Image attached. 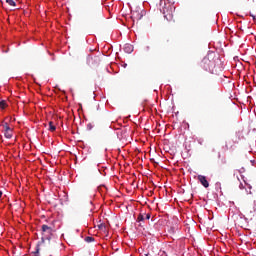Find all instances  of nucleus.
<instances>
[{
  "mask_svg": "<svg viewBox=\"0 0 256 256\" xmlns=\"http://www.w3.org/2000/svg\"><path fill=\"white\" fill-rule=\"evenodd\" d=\"M250 16H251L253 19H256V14H255V15L250 14Z\"/></svg>",
  "mask_w": 256,
  "mask_h": 256,
  "instance_id": "6ab92c4d",
  "label": "nucleus"
},
{
  "mask_svg": "<svg viewBox=\"0 0 256 256\" xmlns=\"http://www.w3.org/2000/svg\"><path fill=\"white\" fill-rule=\"evenodd\" d=\"M231 147H233V145H231V141L226 142V144L224 146V151H229V149H231Z\"/></svg>",
  "mask_w": 256,
  "mask_h": 256,
  "instance_id": "6e6552de",
  "label": "nucleus"
},
{
  "mask_svg": "<svg viewBox=\"0 0 256 256\" xmlns=\"http://www.w3.org/2000/svg\"><path fill=\"white\" fill-rule=\"evenodd\" d=\"M146 219L150 220L151 219V214H146Z\"/></svg>",
  "mask_w": 256,
  "mask_h": 256,
  "instance_id": "f3484780",
  "label": "nucleus"
},
{
  "mask_svg": "<svg viewBox=\"0 0 256 256\" xmlns=\"http://www.w3.org/2000/svg\"><path fill=\"white\" fill-rule=\"evenodd\" d=\"M41 233H42L41 242L37 244L36 250L34 252V255L36 256L39 255V251L41 250L39 248V245H51V239L53 238V233H55V227L53 225L43 224L41 226Z\"/></svg>",
  "mask_w": 256,
  "mask_h": 256,
  "instance_id": "f257e3e1",
  "label": "nucleus"
},
{
  "mask_svg": "<svg viewBox=\"0 0 256 256\" xmlns=\"http://www.w3.org/2000/svg\"><path fill=\"white\" fill-rule=\"evenodd\" d=\"M3 196V192L2 191H0V199H1V197Z\"/></svg>",
  "mask_w": 256,
  "mask_h": 256,
  "instance_id": "4be33fe9",
  "label": "nucleus"
},
{
  "mask_svg": "<svg viewBox=\"0 0 256 256\" xmlns=\"http://www.w3.org/2000/svg\"><path fill=\"white\" fill-rule=\"evenodd\" d=\"M238 141H241V132H238Z\"/></svg>",
  "mask_w": 256,
  "mask_h": 256,
  "instance_id": "a211bd4d",
  "label": "nucleus"
},
{
  "mask_svg": "<svg viewBox=\"0 0 256 256\" xmlns=\"http://www.w3.org/2000/svg\"><path fill=\"white\" fill-rule=\"evenodd\" d=\"M5 107H7V102L5 100H2L0 102V109H5Z\"/></svg>",
  "mask_w": 256,
  "mask_h": 256,
  "instance_id": "4468645a",
  "label": "nucleus"
},
{
  "mask_svg": "<svg viewBox=\"0 0 256 256\" xmlns=\"http://www.w3.org/2000/svg\"><path fill=\"white\" fill-rule=\"evenodd\" d=\"M136 15H137V16H135V14L132 15V19H133L134 21H135V19H136V21H140L141 17H143V15H140V16H139V13H137Z\"/></svg>",
  "mask_w": 256,
  "mask_h": 256,
  "instance_id": "9b49d317",
  "label": "nucleus"
},
{
  "mask_svg": "<svg viewBox=\"0 0 256 256\" xmlns=\"http://www.w3.org/2000/svg\"><path fill=\"white\" fill-rule=\"evenodd\" d=\"M91 129H93V124L89 123V124L87 125V130H88V131H91Z\"/></svg>",
  "mask_w": 256,
  "mask_h": 256,
  "instance_id": "dca6fc26",
  "label": "nucleus"
},
{
  "mask_svg": "<svg viewBox=\"0 0 256 256\" xmlns=\"http://www.w3.org/2000/svg\"><path fill=\"white\" fill-rule=\"evenodd\" d=\"M88 61H89V63H91V61H93V58H89Z\"/></svg>",
  "mask_w": 256,
  "mask_h": 256,
  "instance_id": "412c9836",
  "label": "nucleus"
},
{
  "mask_svg": "<svg viewBox=\"0 0 256 256\" xmlns=\"http://www.w3.org/2000/svg\"><path fill=\"white\" fill-rule=\"evenodd\" d=\"M151 49L150 46H146V51H149Z\"/></svg>",
  "mask_w": 256,
  "mask_h": 256,
  "instance_id": "aec40b11",
  "label": "nucleus"
},
{
  "mask_svg": "<svg viewBox=\"0 0 256 256\" xmlns=\"http://www.w3.org/2000/svg\"><path fill=\"white\" fill-rule=\"evenodd\" d=\"M105 224L101 223L100 225H98V229H100L101 231H105Z\"/></svg>",
  "mask_w": 256,
  "mask_h": 256,
  "instance_id": "2eb2a0df",
  "label": "nucleus"
},
{
  "mask_svg": "<svg viewBox=\"0 0 256 256\" xmlns=\"http://www.w3.org/2000/svg\"><path fill=\"white\" fill-rule=\"evenodd\" d=\"M85 241H86V243H93V241H95V238L92 236H88L85 238Z\"/></svg>",
  "mask_w": 256,
  "mask_h": 256,
  "instance_id": "9d476101",
  "label": "nucleus"
},
{
  "mask_svg": "<svg viewBox=\"0 0 256 256\" xmlns=\"http://www.w3.org/2000/svg\"><path fill=\"white\" fill-rule=\"evenodd\" d=\"M123 49L125 53H128V54L133 53V45L131 44H125Z\"/></svg>",
  "mask_w": 256,
  "mask_h": 256,
  "instance_id": "20e7f679",
  "label": "nucleus"
},
{
  "mask_svg": "<svg viewBox=\"0 0 256 256\" xmlns=\"http://www.w3.org/2000/svg\"><path fill=\"white\" fill-rule=\"evenodd\" d=\"M203 67H204L205 69H207V66L204 65Z\"/></svg>",
  "mask_w": 256,
  "mask_h": 256,
  "instance_id": "b1692460",
  "label": "nucleus"
},
{
  "mask_svg": "<svg viewBox=\"0 0 256 256\" xmlns=\"http://www.w3.org/2000/svg\"><path fill=\"white\" fill-rule=\"evenodd\" d=\"M2 127H3V129H4L5 132L12 130L11 127H9V123H7V122H3V123H2Z\"/></svg>",
  "mask_w": 256,
  "mask_h": 256,
  "instance_id": "423d86ee",
  "label": "nucleus"
},
{
  "mask_svg": "<svg viewBox=\"0 0 256 256\" xmlns=\"http://www.w3.org/2000/svg\"><path fill=\"white\" fill-rule=\"evenodd\" d=\"M160 11L163 13L164 18L167 21H173V13L175 12V8L173 4L166 2V1H161L160 2Z\"/></svg>",
  "mask_w": 256,
  "mask_h": 256,
  "instance_id": "f03ea898",
  "label": "nucleus"
},
{
  "mask_svg": "<svg viewBox=\"0 0 256 256\" xmlns=\"http://www.w3.org/2000/svg\"><path fill=\"white\" fill-rule=\"evenodd\" d=\"M6 3L9 4L10 7H15L17 5L13 0H6Z\"/></svg>",
  "mask_w": 256,
  "mask_h": 256,
  "instance_id": "ddd939ff",
  "label": "nucleus"
},
{
  "mask_svg": "<svg viewBox=\"0 0 256 256\" xmlns=\"http://www.w3.org/2000/svg\"><path fill=\"white\" fill-rule=\"evenodd\" d=\"M137 221H138V223H141V221H145V216L143 214H139Z\"/></svg>",
  "mask_w": 256,
  "mask_h": 256,
  "instance_id": "f8f14e48",
  "label": "nucleus"
},
{
  "mask_svg": "<svg viewBox=\"0 0 256 256\" xmlns=\"http://www.w3.org/2000/svg\"><path fill=\"white\" fill-rule=\"evenodd\" d=\"M4 137H6V139H12L13 138V130H8L4 133Z\"/></svg>",
  "mask_w": 256,
  "mask_h": 256,
  "instance_id": "39448f33",
  "label": "nucleus"
},
{
  "mask_svg": "<svg viewBox=\"0 0 256 256\" xmlns=\"http://www.w3.org/2000/svg\"><path fill=\"white\" fill-rule=\"evenodd\" d=\"M198 181L207 189L209 187V181H207V177L203 175H198Z\"/></svg>",
  "mask_w": 256,
  "mask_h": 256,
  "instance_id": "7ed1b4c3",
  "label": "nucleus"
},
{
  "mask_svg": "<svg viewBox=\"0 0 256 256\" xmlns=\"http://www.w3.org/2000/svg\"><path fill=\"white\" fill-rule=\"evenodd\" d=\"M202 63L204 64V65H208V67H210L212 64H211V61H209V58H204L203 60H202Z\"/></svg>",
  "mask_w": 256,
  "mask_h": 256,
  "instance_id": "1a4fd4ad",
  "label": "nucleus"
},
{
  "mask_svg": "<svg viewBox=\"0 0 256 256\" xmlns=\"http://www.w3.org/2000/svg\"><path fill=\"white\" fill-rule=\"evenodd\" d=\"M247 185H248L249 189H251V185H249V184H247Z\"/></svg>",
  "mask_w": 256,
  "mask_h": 256,
  "instance_id": "5701e85b",
  "label": "nucleus"
},
{
  "mask_svg": "<svg viewBox=\"0 0 256 256\" xmlns=\"http://www.w3.org/2000/svg\"><path fill=\"white\" fill-rule=\"evenodd\" d=\"M49 131H51L52 133L54 131H56L57 127L55 126V124H53V122H49Z\"/></svg>",
  "mask_w": 256,
  "mask_h": 256,
  "instance_id": "0eeeda50",
  "label": "nucleus"
}]
</instances>
